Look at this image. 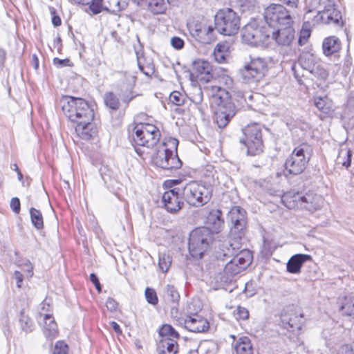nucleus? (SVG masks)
Listing matches in <instances>:
<instances>
[{
    "instance_id": "obj_34",
    "label": "nucleus",
    "mask_w": 354,
    "mask_h": 354,
    "mask_svg": "<svg viewBox=\"0 0 354 354\" xmlns=\"http://www.w3.org/2000/svg\"><path fill=\"white\" fill-rule=\"evenodd\" d=\"M189 98L196 105L199 111L202 112L201 104L203 100V95L201 88L197 86H192L189 93Z\"/></svg>"
},
{
    "instance_id": "obj_5",
    "label": "nucleus",
    "mask_w": 354,
    "mask_h": 354,
    "mask_svg": "<svg viewBox=\"0 0 354 354\" xmlns=\"http://www.w3.org/2000/svg\"><path fill=\"white\" fill-rule=\"evenodd\" d=\"M178 141L170 138L162 142L152 156L153 165L164 169H177L182 166V162L177 155Z\"/></svg>"
},
{
    "instance_id": "obj_12",
    "label": "nucleus",
    "mask_w": 354,
    "mask_h": 354,
    "mask_svg": "<svg viewBox=\"0 0 354 354\" xmlns=\"http://www.w3.org/2000/svg\"><path fill=\"white\" fill-rule=\"evenodd\" d=\"M243 137L240 142L247 147V153L250 156L259 155L263 151L261 129L257 123L248 124L243 129Z\"/></svg>"
},
{
    "instance_id": "obj_15",
    "label": "nucleus",
    "mask_w": 354,
    "mask_h": 354,
    "mask_svg": "<svg viewBox=\"0 0 354 354\" xmlns=\"http://www.w3.org/2000/svg\"><path fill=\"white\" fill-rule=\"evenodd\" d=\"M269 38L268 28L259 27L256 20L250 21L241 30L243 42L252 46L263 45Z\"/></svg>"
},
{
    "instance_id": "obj_33",
    "label": "nucleus",
    "mask_w": 354,
    "mask_h": 354,
    "mask_svg": "<svg viewBox=\"0 0 354 354\" xmlns=\"http://www.w3.org/2000/svg\"><path fill=\"white\" fill-rule=\"evenodd\" d=\"M236 354H253V347L250 339L243 336L239 337L234 344Z\"/></svg>"
},
{
    "instance_id": "obj_23",
    "label": "nucleus",
    "mask_w": 354,
    "mask_h": 354,
    "mask_svg": "<svg viewBox=\"0 0 354 354\" xmlns=\"http://www.w3.org/2000/svg\"><path fill=\"white\" fill-rule=\"evenodd\" d=\"M38 322L42 326L43 333L48 339L52 340L57 337V325L50 314L39 312Z\"/></svg>"
},
{
    "instance_id": "obj_19",
    "label": "nucleus",
    "mask_w": 354,
    "mask_h": 354,
    "mask_svg": "<svg viewBox=\"0 0 354 354\" xmlns=\"http://www.w3.org/2000/svg\"><path fill=\"white\" fill-rule=\"evenodd\" d=\"M187 308L190 315H187L184 320L185 328L193 333H204L207 331L209 328L208 321L196 313H192V304H188Z\"/></svg>"
},
{
    "instance_id": "obj_57",
    "label": "nucleus",
    "mask_w": 354,
    "mask_h": 354,
    "mask_svg": "<svg viewBox=\"0 0 354 354\" xmlns=\"http://www.w3.org/2000/svg\"><path fill=\"white\" fill-rule=\"evenodd\" d=\"M227 46L224 44H218L215 48L214 52V53H227Z\"/></svg>"
},
{
    "instance_id": "obj_14",
    "label": "nucleus",
    "mask_w": 354,
    "mask_h": 354,
    "mask_svg": "<svg viewBox=\"0 0 354 354\" xmlns=\"http://www.w3.org/2000/svg\"><path fill=\"white\" fill-rule=\"evenodd\" d=\"M232 257H234L233 259L225 265L224 268V273L227 275V280H231L232 277L245 270L252 261V255L248 250H239ZM216 257L219 259L216 256ZM225 258H230V257H223L220 260H225Z\"/></svg>"
},
{
    "instance_id": "obj_31",
    "label": "nucleus",
    "mask_w": 354,
    "mask_h": 354,
    "mask_svg": "<svg viewBox=\"0 0 354 354\" xmlns=\"http://www.w3.org/2000/svg\"><path fill=\"white\" fill-rule=\"evenodd\" d=\"M315 106L324 114V117H329L334 112L332 100L328 96H317L314 97Z\"/></svg>"
},
{
    "instance_id": "obj_2",
    "label": "nucleus",
    "mask_w": 354,
    "mask_h": 354,
    "mask_svg": "<svg viewBox=\"0 0 354 354\" xmlns=\"http://www.w3.org/2000/svg\"><path fill=\"white\" fill-rule=\"evenodd\" d=\"M308 10L304 17L308 20L311 19V15L316 12L313 16L312 23L324 24L339 25L342 19V14L335 8L334 0H310L308 4Z\"/></svg>"
},
{
    "instance_id": "obj_41",
    "label": "nucleus",
    "mask_w": 354,
    "mask_h": 354,
    "mask_svg": "<svg viewBox=\"0 0 354 354\" xmlns=\"http://www.w3.org/2000/svg\"><path fill=\"white\" fill-rule=\"evenodd\" d=\"M341 309L346 315L354 316V298H346Z\"/></svg>"
},
{
    "instance_id": "obj_38",
    "label": "nucleus",
    "mask_w": 354,
    "mask_h": 354,
    "mask_svg": "<svg viewBox=\"0 0 354 354\" xmlns=\"http://www.w3.org/2000/svg\"><path fill=\"white\" fill-rule=\"evenodd\" d=\"M30 214L31 222L34 227L37 230H41L44 227L43 216L41 212L34 207L30 208Z\"/></svg>"
},
{
    "instance_id": "obj_62",
    "label": "nucleus",
    "mask_w": 354,
    "mask_h": 354,
    "mask_svg": "<svg viewBox=\"0 0 354 354\" xmlns=\"http://www.w3.org/2000/svg\"><path fill=\"white\" fill-rule=\"evenodd\" d=\"M288 198V194H285L284 196H283L281 200L283 201V203H284V205L288 208V209H291V208H293L295 207L294 204H291L290 203L289 204H287L286 203V199Z\"/></svg>"
},
{
    "instance_id": "obj_61",
    "label": "nucleus",
    "mask_w": 354,
    "mask_h": 354,
    "mask_svg": "<svg viewBox=\"0 0 354 354\" xmlns=\"http://www.w3.org/2000/svg\"><path fill=\"white\" fill-rule=\"evenodd\" d=\"M27 266H28V268L26 270V272H27L26 275L28 277H31L33 275V267L29 261L27 264Z\"/></svg>"
},
{
    "instance_id": "obj_10",
    "label": "nucleus",
    "mask_w": 354,
    "mask_h": 354,
    "mask_svg": "<svg viewBox=\"0 0 354 354\" xmlns=\"http://www.w3.org/2000/svg\"><path fill=\"white\" fill-rule=\"evenodd\" d=\"M214 25L218 33L234 35L240 28V18L232 8L221 9L214 16Z\"/></svg>"
},
{
    "instance_id": "obj_60",
    "label": "nucleus",
    "mask_w": 354,
    "mask_h": 354,
    "mask_svg": "<svg viewBox=\"0 0 354 354\" xmlns=\"http://www.w3.org/2000/svg\"><path fill=\"white\" fill-rule=\"evenodd\" d=\"M111 326H112L113 329L114 330V331L117 333V334H120L122 333V330H121V328H120V326H119L118 324H117L115 322L113 321L111 322Z\"/></svg>"
},
{
    "instance_id": "obj_27",
    "label": "nucleus",
    "mask_w": 354,
    "mask_h": 354,
    "mask_svg": "<svg viewBox=\"0 0 354 354\" xmlns=\"http://www.w3.org/2000/svg\"><path fill=\"white\" fill-rule=\"evenodd\" d=\"M222 216V212L218 209H214L209 211L206 218V224L208 225L207 227L212 234L213 233L220 232L223 227L224 220Z\"/></svg>"
},
{
    "instance_id": "obj_59",
    "label": "nucleus",
    "mask_w": 354,
    "mask_h": 354,
    "mask_svg": "<svg viewBox=\"0 0 354 354\" xmlns=\"http://www.w3.org/2000/svg\"><path fill=\"white\" fill-rule=\"evenodd\" d=\"M6 52L4 49L0 48V66H2L6 61Z\"/></svg>"
},
{
    "instance_id": "obj_47",
    "label": "nucleus",
    "mask_w": 354,
    "mask_h": 354,
    "mask_svg": "<svg viewBox=\"0 0 354 354\" xmlns=\"http://www.w3.org/2000/svg\"><path fill=\"white\" fill-rule=\"evenodd\" d=\"M138 66L140 71L147 77H151L155 71L154 66L152 64H147L146 66H143L138 62Z\"/></svg>"
},
{
    "instance_id": "obj_48",
    "label": "nucleus",
    "mask_w": 354,
    "mask_h": 354,
    "mask_svg": "<svg viewBox=\"0 0 354 354\" xmlns=\"http://www.w3.org/2000/svg\"><path fill=\"white\" fill-rule=\"evenodd\" d=\"M171 45L174 48L180 50L184 47L185 42L182 38L175 36L171 39Z\"/></svg>"
},
{
    "instance_id": "obj_13",
    "label": "nucleus",
    "mask_w": 354,
    "mask_h": 354,
    "mask_svg": "<svg viewBox=\"0 0 354 354\" xmlns=\"http://www.w3.org/2000/svg\"><path fill=\"white\" fill-rule=\"evenodd\" d=\"M263 16L269 28H272L277 25L291 26L294 13L281 4L272 3L265 9Z\"/></svg>"
},
{
    "instance_id": "obj_50",
    "label": "nucleus",
    "mask_w": 354,
    "mask_h": 354,
    "mask_svg": "<svg viewBox=\"0 0 354 354\" xmlns=\"http://www.w3.org/2000/svg\"><path fill=\"white\" fill-rule=\"evenodd\" d=\"M118 303L117 301L109 297L106 301V307L107 309L111 312L115 311L118 308Z\"/></svg>"
},
{
    "instance_id": "obj_9",
    "label": "nucleus",
    "mask_w": 354,
    "mask_h": 354,
    "mask_svg": "<svg viewBox=\"0 0 354 354\" xmlns=\"http://www.w3.org/2000/svg\"><path fill=\"white\" fill-rule=\"evenodd\" d=\"M185 201L193 207H201L207 204L212 198V189L210 186L191 181L182 190Z\"/></svg>"
},
{
    "instance_id": "obj_32",
    "label": "nucleus",
    "mask_w": 354,
    "mask_h": 354,
    "mask_svg": "<svg viewBox=\"0 0 354 354\" xmlns=\"http://www.w3.org/2000/svg\"><path fill=\"white\" fill-rule=\"evenodd\" d=\"M341 48V42L335 36L325 38L322 43L323 53L326 56H330L337 53Z\"/></svg>"
},
{
    "instance_id": "obj_7",
    "label": "nucleus",
    "mask_w": 354,
    "mask_h": 354,
    "mask_svg": "<svg viewBox=\"0 0 354 354\" xmlns=\"http://www.w3.org/2000/svg\"><path fill=\"white\" fill-rule=\"evenodd\" d=\"M132 135L136 152L142 156L144 153L138 147L151 148L159 141L160 132L158 127L151 124H137Z\"/></svg>"
},
{
    "instance_id": "obj_18",
    "label": "nucleus",
    "mask_w": 354,
    "mask_h": 354,
    "mask_svg": "<svg viewBox=\"0 0 354 354\" xmlns=\"http://www.w3.org/2000/svg\"><path fill=\"white\" fill-rule=\"evenodd\" d=\"M303 319V314L294 307H289L285 310L281 317L284 328L292 332L301 328Z\"/></svg>"
},
{
    "instance_id": "obj_63",
    "label": "nucleus",
    "mask_w": 354,
    "mask_h": 354,
    "mask_svg": "<svg viewBox=\"0 0 354 354\" xmlns=\"http://www.w3.org/2000/svg\"><path fill=\"white\" fill-rule=\"evenodd\" d=\"M32 62H33V65H34L35 69H37L39 67V60L35 54H34L32 55Z\"/></svg>"
},
{
    "instance_id": "obj_54",
    "label": "nucleus",
    "mask_w": 354,
    "mask_h": 354,
    "mask_svg": "<svg viewBox=\"0 0 354 354\" xmlns=\"http://www.w3.org/2000/svg\"><path fill=\"white\" fill-rule=\"evenodd\" d=\"M90 280L94 284L95 288L98 292H100L102 290L101 285L100 283L98 277L97 275L94 273H91L90 274Z\"/></svg>"
},
{
    "instance_id": "obj_25",
    "label": "nucleus",
    "mask_w": 354,
    "mask_h": 354,
    "mask_svg": "<svg viewBox=\"0 0 354 354\" xmlns=\"http://www.w3.org/2000/svg\"><path fill=\"white\" fill-rule=\"evenodd\" d=\"M285 28L277 29L276 31L272 28H268L270 37L276 41V42L282 46H288L292 42L295 37V31L291 26H284Z\"/></svg>"
},
{
    "instance_id": "obj_8",
    "label": "nucleus",
    "mask_w": 354,
    "mask_h": 354,
    "mask_svg": "<svg viewBox=\"0 0 354 354\" xmlns=\"http://www.w3.org/2000/svg\"><path fill=\"white\" fill-rule=\"evenodd\" d=\"M213 241V235L205 227L193 230L188 241V250L190 255L194 259H201L209 250Z\"/></svg>"
},
{
    "instance_id": "obj_24",
    "label": "nucleus",
    "mask_w": 354,
    "mask_h": 354,
    "mask_svg": "<svg viewBox=\"0 0 354 354\" xmlns=\"http://www.w3.org/2000/svg\"><path fill=\"white\" fill-rule=\"evenodd\" d=\"M212 66L207 61L198 59L193 63L192 75L198 80L208 82L213 77Z\"/></svg>"
},
{
    "instance_id": "obj_16",
    "label": "nucleus",
    "mask_w": 354,
    "mask_h": 354,
    "mask_svg": "<svg viewBox=\"0 0 354 354\" xmlns=\"http://www.w3.org/2000/svg\"><path fill=\"white\" fill-rule=\"evenodd\" d=\"M79 3L89 5V8L95 15L99 14L102 10L113 14H117L125 10L128 6L127 0H77Z\"/></svg>"
},
{
    "instance_id": "obj_45",
    "label": "nucleus",
    "mask_w": 354,
    "mask_h": 354,
    "mask_svg": "<svg viewBox=\"0 0 354 354\" xmlns=\"http://www.w3.org/2000/svg\"><path fill=\"white\" fill-rule=\"evenodd\" d=\"M310 36V30L307 28H302L299 33L298 44L299 46L305 45Z\"/></svg>"
},
{
    "instance_id": "obj_36",
    "label": "nucleus",
    "mask_w": 354,
    "mask_h": 354,
    "mask_svg": "<svg viewBox=\"0 0 354 354\" xmlns=\"http://www.w3.org/2000/svg\"><path fill=\"white\" fill-rule=\"evenodd\" d=\"M159 335L161 339H178L180 337L178 333L169 324H164L159 330Z\"/></svg>"
},
{
    "instance_id": "obj_42",
    "label": "nucleus",
    "mask_w": 354,
    "mask_h": 354,
    "mask_svg": "<svg viewBox=\"0 0 354 354\" xmlns=\"http://www.w3.org/2000/svg\"><path fill=\"white\" fill-rule=\"evenodd\" d=\"M169 100L171 104L176 106H181L185 102L184 95L180 92L176 91L171 93Z\"/></svg>"
},
{
    "instance_id": "obj_40",
    "label": "nucleus",
    "mask_w": 354,
    "mask_h": 354,
    "mask_svg": "<svg viewBox=\"0 0 354 354\" xmlns=\"http://www.w3.org/2000/svg\"><path fill=\"white\" fill-rule=\"evenodd\" d=\"M171 263V259L169 255L162 253L159 254L158 266L160 270H162V272H167L168 271Z\"/></svg>"
},
{
    "instance_id": "obj_51",
    "label": "nucleus",
    "mask_w": 354,
    "mask_h": 354,
    "mask_svg": "<svg viewBox=\"0 0 354 354\" xmlns=\"http://www.w3.org/2000/svg\"><path fill=\"white\" fill-rule=\"evenodd\" d=\"M50 14L53 15L52 23H53V26L55 27L60 26L62 24V20L58 15H55V13H56L55 9L53 7H50Z\"/></svg>"
},
{
    "instance_id": "obj_29",
    "label": "nucleus",
    "mask_w": 354,
    "mask_h": 354,
    "mask_svg": "<svg viewBox=\"0 0 354 354\" xmlns=\"http://www.w3.org/2000/svg\"><path fill=\"white\" fill-rule=\"evenodd\" d=\"M168 3L170 0H144L140 8L147 9L153 15H160L167 10Z\"/></svg>"
},
{
    "instance_id": "obj_28",
    "label": "nucleus",
    "mask_w": 354,
    "mask_h": 354,
    "mask_svg": "<svg viewBox=\"0 0 354 354\" xmlns=\"http://www.w3.org/2000/svg\"><path fill=\"white\" fill-rule=\"evenodd\" d=\"M310 260H312V257L309 254H295L290 258L287 263V271L292 274H299L301 272V268L303 264Z\"/></svg>"
},
{
    "instance_id": "obj_17",
    "label": "nucleus",
    "mask_w": 354,
    "mask_h": 354,
    "mask_svg": "<svg viewBox=\"0 0 354 354\" xmlns=\"http://www.w3.org/2000/svg\"><path fill=\"white\" fill-rule=\"evenodd\" d=\"M298 64L304 70L318 78L325 79L328 76V73L324 68L323 64L313 53H302L298 59Z\"/></svg>"
},
{
    "instance_id": "obj_6",
    "label": "nucleus",
    "mask_w": 354,
    "mask_h": 354,
    "mask_svg": "<svg viewBox=\"0 0 354 354\" xmlns=\"http://www.w3.org/2000/svg\"><path fill=\"white\" fill-rule=\"evenodd\" d=\"M313 153V147L308 142H302L295 147L286 160L285 171L292 175L301 174L306 168Z\"/></svg>"
},
{
    "instance_id": "obj_49",
    "label": "nucleus",
    "mask_w": 354,
    "mask_h": 354,
    "mask_svg": "<svg viewBox=\"0 0 354 354\" xmlns=\"http://www.w3.org/2000/svg\"><path fill=\"white\" fill-rule=\"evenodd\" d=\"M10 208L15 213L19 214L20 212V201L17 197H14L10 201Z\"/></svg>"
},
{
    "instance_id": "obj_26",
    "label": "nucleus",
    "mask_w": 354,
    "mask_h": 354,
    "mask_svg": "<svg viewBox=\"0 0 354 354\" xmlns=\"http://www.w3.org/2000/svg\"><path fill=\"white\" fill-rule=\"evenodd\" d=\"M75 132L77 136L82 140H89L94 138L97 134V127L93 121L80 122L76 123L75 128Z\"/></svg>"
},
{
    "instance_id": "obj_64",
    "label": "nucleus",
    "mask_w": 354,
    "mask_h": 354,
    "mask_svg": "<svg viewBox=\"0 0 354 354\" xmlns=\"http://www.w3.org/2000/svg\"><path fill=\"white\" fill-rule=\"evenodd\" d=\"M42 310H46V306L47 307L46 310H48V308L50 307L48 304H46V302H43L41 304Z\"/></svg>"
},
{
    "instance_id": "obj_3",
    "label": "nucleus",
    "mask_w": 354,
    "mask_h": 354,
    "mask_svg": "<svg viewBox=\"0 0 354 354\" xmlns=\"http://www.w3.org/2000/svg\"><path fill=\"white\" fill-rule=\"evenodd\" d=\"M64 115L72 122L93 121L94 109L91 104L81 97L64 96L60 100Z\"/></svg>"
},
{
    "instance_id": "obj_37",
    "label": "nucleus",
    "mask_w": 354,
    "mask_h": 354,
    "mask_svg": "<svg viewBox=\"0 0 354 354\" xmlns=\"http://www.w3.org/2000/svg\"><path fill=\"white\" fill-rule=\"evenodd\" d=\"M352 151L349 149H341L337 158L338 164L348 168L351 164Z\"/></svg>"
},
{
    "instance_id": "obj_52",
    "label": "nucleus",
    "mask_w": 354,
    "mask_h": 354,
    "mask_svg": "<svg viewBox=\"0 0 354 354\" xmlns=\"http://www.w3.org/2000/svg\"><path fill=\"white\" fill-rule=\"evenodd\" d=\"M237 315L239 319L245 320L248 318L249 312L245 308L241 307V306H238Z\"/></svg>"
},
{
    "instance_id": "obj_55",
    "label": "nucleus",
    "mask_w": 354,
    "mask_h": 354,
    "mask_svg": "<svg viewBox=\"0 0 354 354\" xmlns=\"http://www.w3.org/2000/svg\"><path fill=\"white\" fill-rule=\"evenodd\" d=\"M339 354H354V351L350 345L346 344L341 346Z\"/></svg>"
},
{
    "instance_id": "obj_11",
    "label": "nucleus",
    "mask_w": 354,
    "mask_h": 354,
    "mask_svg": "<svg viewBox=\"0 0 354 354\" xmlns=\"http://www.w3.org/2000/svg\"><path fill=\"white\" fill-rule=\"evenodd\" d=\"M267 71L268 63L264 58L250 57V62L239 70V75L243 83L254 84L262 80Z\"/></svg>"
},
{
    "instance_id": "obj_4",
    "label": "nucleus",
    "mask_w": 354,
    "mask_h": 354,
    "mask_svg": "<svg viewBox=\"0 0 354 354\" xmlns=\"http://www.w3.org/2000/svg\"><path fill=\"white\" fill-rule=\"evenodd\" d=\"M211 103L217 106L216 122L219 128H224L234 116L235 106L230 101L228 92L218 86H212Z\"/></svg>"
},
{
    "instance_id": "obj_30",
    "label": "nucleus",
    "mask_w": 354,
    "mask_h": 354,
    "mask_svg": "<svg viewBox=\"0 0 354 354\" xmlns=\"http://www.w3.org/2000/svg\"><path fill=\"white\" fill-rule=\"evenodd\" d=\"M164 298L165 301L171 306V314H174V312L177 313L176 306L178 305L180 300V294L173 285L168 284L165 287Z\"/></svg>"
},
{
    "instance_id": "obj_56",
    "label": "nucleus",
    "mask_w": 354,
    "mask_h": 354,
    "mask_svg": "<svg viewBox=\"0 0 354 354\" xmlns=\"http://www.w3.org/2000/svg\"><path fill=\"white\" fill-rule=\"evenodd\" d=\"M14 277L17 281V286L18 288H21L24 280V275L19 271H15L14 273Z\"/></svg>"
},
{
    "instance_id": "obj_53",
    "label": "nucleus",
    "mask_w": 354,
    "mask_h": 354,
    "mask_svg": "<svg viewBox=\"0 0 354 354\" xmlns=\"http://www.w3.org/2000/svg\"><path fill=\"white\" fill-rule=\"evenodd\" d=\"M71 61L68 59H61L57 57H55L53 59V64L54 65L57 66V67H63L66 66H70Z\"/></svg>"
},
{
    "instance_id": "obj_43",
    "label": "nucleus",
    "mask_w": 354,
    "mask_h": 354,
    "mask_svg": "<svg viewBox=\"0 0 354 354\" xmlns=\"http://www.w3.org/2000/svg\"><path fill=\"white\" fill-rule=\"evenodd\" d=\"M145 295L146 300L149 304L155 306L158 303V296L154 289L147 288Z\"/></svg>"
},
{
    "instance_id": "obj_22",
    "label": "nucleus",
    "mask_w": 354,
    "mask_h": 354,
    "mask_svg": "<svg viewBox=\"0 0 354 354\" xmlns=\"http://www.w3.org/2000/svg\"><path fill=\"white\" fill-rule=\"evenodd\" d=\"M293 198V202H299L301 207L308 211L319 209L324 203V199L320 195L313 192L306 193L304 196H300L297 194V195H295Z\"/></svg>"
},
{
    "instance_id": "obj_39",
    "label": "nucleus",
    "mask_w": 354,
    "mask_h": 354,
    "mask_svg": "<svg viewBox=\"0 0 354 354\" xmlns=\"http://www.w3.org/2000/svg\"><path fill=\"white\" fill-rule=\"evenodd\" d=\"M104 103L106 106L113 110H117L120 106L118 98L111 92L105 94Z\"/></svg>"
},
{
    "instance_id": "obj_20",
    "label": "nucleus",
    "mask_w": 354,
    "mask_h": 354,
    "mask_svg": "<svg viewBox=\"0 0 354 354\" xmlns=\"http://www.w3.org/2000/svg\"><path fill=\"white\" fill-rule=\"evenodd\" d=\"M182 191L174 188L165 191L162 196L163 206L169 213L178 212L183 206L184 203L180 199Z\"/></svg>"
},
{
    "instance_id": "obj_1",
    "label": "nucleus",
    "mask_w": 354,
    "mask_h": 354,
    "mask_svg": "<svg viewBox=\"0 0 354 354\" xmlns=\"http://www.w3.org/2000/svg\"><path fill=\"white\" fill-rule=\"evenodd\" d=\"M227 218L230 223V231L228 240L219 244L216 257L222 259L223 257L234 255L241 248V240L245 235L247 225L246 211L239 207H232L229 211Z\"/></svg>"
},
{
    "instance_id": "obj_35",
    "label": "nucleus",
    "mask_w": 354,
    "mask_h": 354,
    "mask_svg": "<svg viewBox=\"0 0 354 354\" xmlns=\"http://www.w3.org/2000/svg\"><path fill=\"white\" fill-rule=\"evenodd\" d=\"M177 339H161L160 344L162 348L160 354H175L178 351Z\"/></svg>"
},
{
    "instance_id": "obj_46",
    "label": "nucleus",
    "mask_w": 354,
    "mask_h": 354,
    "mask_svg": "<svg viewBox=\"0 0 354 354\" xmlns=\"http://www.w3.org/2000/svg\"><path fill=\"white\" fill-rule=\"evenodd\" d=\"M53 354H68L67 344L62 341L57 342Z\"/></svg>"
},
{
    "instance_id": "obj_58",
    "label": "nucleus",
    "mask_w": 354,
    "mask_h": 354,
    "mask_svg": "<svg viewBox=\"0 0 354 354\" xmlns=\"http://www.w3.org/2000/svg\"><path fill=\"white\" fill-rule=\"evenodd\" d=\"M214 56L215 60L218 63H223L226 59L227 53H214Z\"/></svg>"
},
{
    "instance_id": "obj_21",
    "label": "nucleus",
    "mask_w": 354,
    "mask_h": 354,
    "mask_svg": "<svg viewBox=\"0 0 354 354\" xmlns=\"http://www.w3.org/2000/svg\"><path fill=\"white\" fill-rule=\"evenodd\" d=\"M215 26L207 23H200L196 24L190 29L193 37L202 44H210L216 39L214 30Z\"/></svg>"
},
{
    "instance_id": "obj_44",
    "label": "nucleus",
    "mask_w": 354,
    "mask_h": 354,
    "mask_svg": "<svg viewBox=\"0 0 354 354\" xmlns=\"http://www.w3.org/2000/svg\"><path fill=\"white\" fill-rule=\"evenodd\" d=\"M19 322L23 330L26 333L31 332L32 330L34 324L29 317L21 316Z\"/></svg>"
}]
</instances>
